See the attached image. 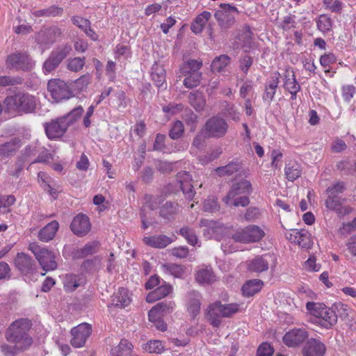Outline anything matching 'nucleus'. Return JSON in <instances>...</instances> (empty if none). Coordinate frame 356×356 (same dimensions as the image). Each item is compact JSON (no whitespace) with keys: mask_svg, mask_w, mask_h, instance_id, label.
Returning a JSON list of instances; mask_svg holds the SVG:
<instances>
[{"mask_svg":"<svg viewBox=\"0 0 356 356\" xmlns=\"http://www.w3.org/2000/svg\"><path fill=\"white\" fill-rule=\"evenodd\" d=\"M15 264L16 268L25 275L33 274L36 270V264L34 260L24 252L17 254Z\"/></svg>","mask_w":356,"mask_h":356,"instance_id":"nucleus-16","label":"nucleus"},{"mask_svg":"<svg viewBox=\"0 0 356 356\" xmlns=\"http://www.w3.org/2000/svg\"><path fill=\"white\" fill-rule=\"evenodd\" d=\"M184 131V127L183 123L181 121L177 120L171 127L169 136L172 139H177L182 136Z\"/></svg>","mask_w":356,"mask_h":356,"instance_id":"nucleus-51","label":"nucleus"},{"mask_svg":"<svg viewBox=\"0 0 356 356\" xmlns=\"http://www.w3.org/2000/svg\"><path fill=\"white\" fill-rule=\"evenodd\" d=\"M220 8V10L215 13V18L222 29H229L235 23L238 9L229 3H221Z\"/></svg>","mask_w":356,"mask_h":356,"instance_id":"nucleus-8","label":"nucleus"},{"mask_svg":"<svg viewBox=\"0 0 356 356\" xmlns=\"http://www.w3.org/2000/svg\"><path fill=\"white\" fill-rule=\"evenodd\" d=\"M22 79L19 77H12L8 76H0V86L6 87L21 84Z\"/></svg>","mask_w":356,"mask_h":356,"instance_id":"nucleus-55","label":"nucleus"},{"mask_svg":"<svg viewBox=\"0 0 356 356\" xmlns=\"http://www.w3.org/2000/svg\"><path fill=\"white\" fill-rule=\"evenodd\" d=\"M252 191L250 181L242 179L232 184L222 201L228 206L246 207L250 203L248 195Z\"/></svg>","mask_w":356,"mask_h":356,"instance_id":"nucleus-2","label":"nucleus"},{"mask_svg":"<svg viewBox=\"0 0 356 356\" xmlns=\"http://www.w3.org/2000/svg\"><path fill=\"white\" fill-rule=\"evenodd\" d=\"M230 63V58L227 55H220L216 57L211 65V70L216 72H225Z\"/></svg>","mask_w":356,"mask_h":356,"instance_id":"nucleus-39","label":"nucleus"},{"mask_svg":"<svg viewBox=\"0 0 356 356\" xmlns=\"http://www.w3.org/2000/svg\"><path fill=\"white\" fill-rule=\"evenodd\" d=\"M284 87L288 91L300 90V85L296 79L294 72L291 69H286L284 76Z\"/></svg>","mask_w":356,"mask_h":356,"instance_id":"nucleus-36","label":"nucleus"},{"mask_svg":"<svg viewBox=\"0 0 356 356\" xmlns=\"http://www.w3.org/2000/svg\"><path fill=\"white\" fill-rule=\"evenodd\" d=\"M47 90L55 102L68 99L72 97L69 86L59 79H51L47 84Z\"/></svg>","mask_w":356,"mask_h":356,"instance_id":"nucleus-7","label":"nucleus"},{"mask_svg":"<svg viewBox=\"0 0 356 356\" xmlns=\"http://www.w3.org/2000/svg\"><path fill=\"white\" fill-rule=\"evenodd\" d=\"M85 65V58L75 57L67 60V67L72 72H79Z\"/></svg>","mask_w":356,"mask_h":356,"instance_id":"nucleus-49","label":"nucleus"},{"mask_svg":"<svg viewBox=\"0 0 356 356\" xmlns=\"http://www.w3.org/2000/svg\"><path fill=\"white\" fill-rule=\"evenodd\" d=\"M6 65L8 68L29 70L32 67V63L27 54H12L7 57Z\"/></svg>","mask_w":356,"mask_h":356,"instance_id":"nucleus-13","label":"nucleus"},{"mask_svg":"<svg viewBox=\"0 0 356 356\" xmlns=\"http://www.w3.org/2000/svg\"><path fill=\"white\" fill-rule=\"evenodd\" d=\"M175 302L172 301H163L156 305V307L159 309V312L161 313L163 316L166 314L171 312L175 307Z\"/></svg>","mask_w":356,"mask_h":356,"instance_id":"nucleus-57","label":"nucleus"},{"mask_svg":"<svg viewBox=\"0 0 356 356\" xmlns=\"http://www.w3.org/2000/svg\"><path fill=\"white\" fill-rule=\"evenodd\" d=\"M317 26L319 31L323 33L329 31L332 27L331 19L327 15H321L317 21Z\"/></svg>","mask_w":356,"mask_h":356,"instance_id":"nucleus-50","label":"nucleus"},{"mask_svg":"<svg viewBox=\"0 0 356 356\" xmlns=\"http://www.w3.org/2000/svg\"><path fill=\"white\" fill-rule=\"evenodd\" d=\"M92 327L90 324L83 323L71 330V345L74 348L83 347L88 338L91 334Z\"/></svg>","mask_w":356,"mask_h":356,"instance_id":"nucleus-11","label":"nucleus"},{"mask_svg":"<svg viewBox=\"0 0 356 356\" xmlns=\"http://www.w3.org/2000/svg\"><path fill=\"white\" fill-rule=\"evenodd\" d=\"M177 179L180 184L181 191L188 199H192L195 195L193 186L191 184V176L186 171L179 172L177 175Z\"/></svg>","mask_w":356,"mask_h":356,"instance_id":"nucleus-24","label":"nucleus"},{"mask_svg":"<svg viewBox=\"0 0 356 356\" xmlns=\"http://www.w3.org/2000/svg\"><path fill=\"white\" fill-rule=\"evenodd\" d=\"M279 83L280 73L276 72L273 73L270 80L266 85L265 92L263 96L264 100H268L270 102L273 99Z\"/></svg>","mask_w":356,"mask_h":356,"instance_id":"nucleus-28","label":"nucleus"},{"mask_svg":"<svg viewBox=\"0 0 356 356\" xmlns=\"http://www.w3.org/2000/svg\"><path fill=\"white\" fill-rule=\"evenodd\" d=\"M29 250L34 254L41 268L46 272L57 268L56 254L54 252L38 245L37 243L29 244Z\"/></svg>","mask_w":356,"mask_h":356,"instance_id":"nucleus-4","label":"nucleus"},{"mask_svg":"<svg viewBox=\"0 0 356 356\" xmlns=\"http://www.w3.org/2000/svg\"><path fill=\"white\" fill-rule=\"evenodd\" d=\"M19 147L20 140L15 138L0 145V158L1 159L9 158L13 156Z\"/></svg>","mask_w":356,"mask_h":356,"instance_id":"nucleus-27","label":"nucleus"},{"mask_svg":"<svg viewBox=\"0 0 356 356\" xmlns=\"http://www.w3.org/2000/svg\"><path fill=\"white\" fill-rule=\"evenodd\" d=\"M202 66V62L197 60H190L182 65L181 71L185 76L183 84L186 88L191 89L200 84L202 77L200 70Z\"/></svg>","mask_w":356,"mask_h":356,"instance_id":"nucleus-5","label":"nucleus"},{"mask_svg":"<svg viewBox=\"0 0 356 356\" xmlns=\"http://www.w3.org/2000/svg\"><path fill=\"white\" fill-rule=\"evenodd\" d=\"M217 200L214 197H209L205 200L203 204V208L205 211L213 212L218 209Z\"/></svg>","mask_w":356,"mask_h":356,"instance_id":"nucleus-64","label":"nucleus"},{"mask_svg":"<svg viewBox=\"0 0 356 356\" xmlns=\"http://www.w3.org/2000/svg\"><path fill=\"white\" fill-rule=\"evenodd\" d=\"M318 323L325 328H330L337 323V315L333 309L325 307L322 312L321 316L318 318Z\"/></svg>","mask_w":356,"mask_h":356,"instance_id":"nucleus-31","label":"nucleus"},{"mask_svg":"<svg viewBox=\"0 0 356 356\" xmlns=\"http://www.w3.org/2000/svg\"><path fill=\"white\" fill-rule=\"evenodd\" d=\"M191 105L197 111H202L205 106L206 101L201 92H191L188 97Z\"/></svg>","mask_w":356,"mask_h":356,"instance_id":"nucleus-40","label":"nucleus"},{"mask_svg":"<svg viewBox=\"0 0 356 356\" xmlns=\"http://www.w3.org/2000/svg\"><path fill=\"white\" fill-rule=\"evenodd\" d=\"M83 109L79 106L74 108L65 116L62 117L63 120L67 122V127L74 123L83 114Z\"/></svg>","mask_w":356,"mask_h":356,"instance_id":"nucleus-44","label":"nucleus"},{"mask_svg":"<svg viewBox=\"0 0 356 356\" xmlns=\"http://www.w3.org/2000/svg\"><path fill=\"white\" fill-rule=\"evenodd\" d=\"M228 130V124L222 118L214 116L209 119L205 125V134L210 138L223 137Z\"/></svg>","mask_w":356,"mask_h":356,"instance_id":"nucleus-9","label":"nucleus"},{"mask_svg":"<svg viewBox=\"0 0 356 356\" xmlns=\"http://www.w3.org/2000/svg\"><path fill=\"white\" fill-rule=\"evenodd\" d=\"M70 228L76 236H83L90 230L91 225L88 216L83 214H79L74 218L70 225Z\"/></svg>","mask_w":356,"mask_h":356,"instance_id":"nucleus-18","label":"nucleus"},{"mask_svg":"<svg viewBox=\"0 0 356 356\" xmlns=\"http://www.w3.org/2000/svg\"><path fill=\"white\" fill-rule=\"evenodd\" d=\"M179 234L186 238L190 245L193 246L197 245L198 239L193 229L188 227H184L180 229Z\"/></svg>","mask_w":356,"mask_h":356,"instance_id":"nucleus-42","label":"nucleus"},{"mask_svg":"<svg viewBox=\"0 0 356 356\" xmlns=\"http://www.w3.org/2000/svg\"><path fill=\"white\" fill-rule=\"evenodd\" d=\"M326 350L325 344L319 339H309L303 348L304 356H323Z\"/></svg>","mask_w":356,"mask_h":356,"instance_id":"nucleus-19","label":"nucleus"},{"mask_svg":"<svg viewBox=\"0 0 356 356\" xmlns=\"http://www.w3.org/2000/svg\"><path fill=\"white\" fill-rule=\"evenodd\" d=\"M295 243L298 244L302 248L307 247L309 244V237L308 232L303 229L299 230Z\"/></svg>","mask_w":356,"mask_h":356,"instance_id":"nucleus-56","label":"nucleus"},{"mask_svg":"<svg viewBox=\"0 0 356 356\" xmlns=\"http://www.w3.org/2000/svg\"><path fill=\"white\" fill-rule=\"evenodd\" d=\"M62 34V31L58 27H51L41 31L37 38V42L42 45H48L54 43L56 38Z\"/></svg>","mask_w":356,"mask_h":356,"instance_id":"nucleus-23","label":"nucleus"},{"mask_svg":"<svg viewBox=\"0 0 356 356\" xmlns=\"http://www.w3.org/2000/svg\"><path fill=\"white\" fill-rule=\"evenodd\" d=\"M328 197L325 200V204L327 209L335 211L338 207L341 206L344 202V199L339 195H334L327 194Z\"/></svg>","mask_w":356,"mask_h":356,"instance_id":"nucleus-43","label":"nucleus"},{"mask_svg":"<svg viewBox=\"0 0 356 356\" xmlns=\"http://www.w3.org/2000/svg\"><path fill=\"white\" fill-rule=\"evenodd\" d=\"M59 228V223L56 220H53L48 223L44 227L41 229L38 234L40 241L42 242H49L52 240L58 229Z\"/></svg>","mask_w":356,"mask_h":356,"instance_id":"nucleus-25","label":"nucleus"},{"mask_svg":"<svg viewBox=\"0 0 356 356\" xmlns=\"http://www.w3.org/2000/svg\"><path fill=\"white\" fill-rule=\"evenodd\" d=\"M323 4L327 9L336 13L339 12L342 7L339 0H323Z\"/></svg>","mask_w":356,"mask_h":356,"instance_id":"nucleus-61","label":"nucleus"},{"mask_svg":"<svg viewBox=\"0 0 356 356\" xmlns=\"http://www.w3.org/2000/svg\"><path fill=\"white\" fill-rule=\"evenodd\" d=\"M308 336L305 328H294L284 334L283 341L288 347H298L308 338Z\"/></svg>","mask_w":356,"mask_h":356,"instance_id":"nucleus-14","label":"nucleus"},{"mask_svg":"<svg viewBox=\"0 0 356 356\" xmlns=\"http://www.w3.org/2000/svg\"><path fill=\"white\" fill-rule=\"evenodd\" d=\"M68 127L67 122L59 118L45 125V132L49 139H56L64 135Z\"/></svg>","mask_w":356,"mask_h":356,"instance_id":"nucleus-17","label":"nucleus"},{"mask_svg":"<svg viewBox=\"0 0 356 356\" xmlns=\"http://www.w3.org/2000/svg\"><path fill=\"white\" fill-rule=\"evenodd\" d=\"M195 280L201 284H211L217 281V277L211 266L202 265L197 267Z\"/></svg>","mask_w":356,"mask_h":356,"instance_id":"nucleus-21","label":"nucleus"},{"mask_svg":"<svg viewBox=\"0 0 356 356\" xmlns=\"http://www.w3.org/2000/svg\"><path fill=\"white\" fill-rule=\"evenodd\" d=\"M211 16V13L209 11H204L198 15L191 24V31L196 34L200 33L203 31Z\"/></svg>","mask_w":356,"mask_h":356,"instance_id":"nucleus-33","label":"nucleus"},{"mask_svg":"<svg viewBox=\"0 0 356 356\" xmlns=\"http://www.w3.org/2000/svg\"><path fill=\"white\" fill-rule=\"evenodd\" d=\"M133 346L126 339H122L118 346L111 350L112 356H131Z\"/></svg>","mask_w":356,"mask_h":356,"instance_id":"nucleus-37","label":"nucleus"},{"mask_svg":"<svg viewBox=\"0 0 356 356\" xmlns=\"http://www.w3.org/2000/svg\"><path fill=\"white\" fill-rule=\"evenodd\" d=\"M70 51L71 47L67 44L59 46L54 49L49 58L44 63V72L47 74L55 70Z\"/></svg>","mask_w":356,"mask_h":356,"instance_id":"nucleus-10","label":"nucleus"},{"mask_svg":"<svg viewBox=\"0 0 356 356\" xmlns=\"http://www.w3.org/2000/svg\"><path fill=\"white\" fill-rule=\"evenodd\" d=\"M263 282L258 279L247 281L242 286L243 295L245 297L253 296L262 288Z\"/></svg>","mask_w":356,"mask_h":356,"instance_id":"nucleus-32","label":"nucleus"},{"mask_svg":"<svg viewBox=\"0 0 356 356\" xmlns=\"http://www.w3.org/2000/svg\"><path fill=\"white\" fill-rule=\"evenodd\" d=\"M151 76L157 87L162 86L165 82V70L163 65L158 63L153 65Z\"/></svg>","mask_w":356,"mask_h":356,"instance_id":"nucleus-34","label":"nucleus"},{"mask_svg":"<svg viewBox=\"0 0 356 356\" xmlns=\"http://www.w3.org/2000/svg\"><path fill=\"white\" fill-rule=\"evenodd\" d=\"M272 162L271 165L274 168H280V161L283 157V154L279 149H273L270 154Z\"/></svg>","mask_w":356,"mask_h":356,"instance_id":"nucleus-60","label":"nucleus"},{"mask_svg":"<svg viewBox=\"0 0 356 356\" xmlns=\"http://www.w3.org/2000/svg\"><path fill=\"white\" fill-rule=\"evenodd\" d=\"M79 286L77 277L74 275H68L64 280V287L68 291L75 290Z\"/></svg>","mask_w":356,"mask_h":356,"instance_id":"nucleus-52","label":"nucleus"},{"mask_svg":"<svg viewBox=\"0 0 356 356\" xmlns=\"http://www.w3.org/2000/svg\"><path fill=\"white\" fill-rule=\"evenodd\" d=\"M115 54L116 58H120L121 57L127 58L130 56L131 52L128 46L118 44L115 47Z\"/></svg>","mask_w":356,"mask_h":356,"instance_id":"nucleus-59","label":"nucleus"},{"mask_svg":"<svg viewBox=\"0 0 356 356\" xmlns=\"http://www.w3.org/2000/svg\"><path fill=\"white\" fill-rule=\"evenodd\" d=\"M131 302V298L127 289L120 288L113 295L112 304L118 307L124 308Z\"/></svg>","mask_w":356,"mask_h":356,"instance_id":"nucleus-29","label":"nucleus"},{"mask_svg":"<svg viewBox=\"0 0 356 356\" xmlns=\"http://www.w3.org/2000/svg\"><path fill=\"white\" fill-rule=\"evenodd\" d=\"M177 211V204L167 202L161 209V216L166 219H169Z\"/></svg>","mask_w":356,"mask_h":356,"instance_id":"nucleus-46","label":"nucleus"},{"mask_svg":"<svg viewBox=\"0 0 356 356\" xmlns=\"http://www.w3.org/2000/svg\"><path fill=\"white\" fill-rule=\"evenodd\" d=\"M99 243L97 241H91L86 243L82 248L76 250L74 252V257L76 258H83L91 255L97 251Z\"/></svg>","mask_w":356,"mask_h":356,"instance_id":"nucleus-38","label":"nucleus"},{"mask_svg":"<svg viewBox=\"0 0 356 356\" xmlns=\"http://www.w3.org/2000/svg\"><path fill=\"white\" fill-rule=\"evenodd\" d=\"M200 227H204L203 235L208 239L214 238L219 241L222 238L225 228L222 223L213 220L202 219L200 222Z\"/></svg>","mask_w":356,"mask_h":356,"instance_id":"nucleus-12","label":"nucleus"},{"mask_svg":"<svg viewBox=\"0 0 356 356\" xmlns=\"http://www.w3.org/2000/svg\"><path fill=\"white\" fill-rule=\"evenodd\" d=\"M273 353V348L268 343H263L257 349V356H271Z\"/></svg>","mask_w":356,"mask_h":356,"instance_id":"nucleus-62","label":"nucleus"},{"mask_svg":"<svg viewBox=\"0 0 356 356\" xmlns=\"http://www.w3.org/2000/svg\"><path fill=\"white\" fill-rule=\"evenodd\" d=\"M325 305L321 302H307L306 304V309L309 313L316 318L321 316L323 310Z\"/></svg>","mask_w":356,"mask_h":356,"instance_id":"nucleus-45","label":"nucleus"},{"mask_svg":"<svg viewBox=\"0 0 356 356\" xmlns=\"http://www.w3.org/2000/svg\"><path fill=\"white\" fill-rule=\"evenodd\" d=\"M90 79V75L84 74L75 81V87L79 90H83L88 86Z\"/></svg>","mask_w":356,"mask_h":356,"instance_id":"nucleus-63","label":"nucleus"},{"mask_svg":"<svg viewBox=\"0 0 356 356\" xmlns=\"http://www.w3.org/2000/svg\"><path fill=\"white\" fill-rule=\"evenodd\" d=\"M144 243L154 248H164L172 242V239L165 235H156L145 236L143 238Z\"/></svg>","mask_w":356,"mask_h":356,"instance_id":"nucleus-26","label":"nucleus"},{"mask_svg":"<svg viewBox=\"0 0 356 356\" xmlns=\"http://www.w3.org/2000/svg\"><path fill=\"white\" fill-rule=\"evenodd\" d=\"M222 303L216 300L208 305L206 311V318L214 327H218L221 324V318H224Z\"/></svg>","mask_w":356,"mask_h":356,"instance_id":"nucleus-15","label":"nucleus"},{"mask_svg":"<svg viewBox=\"0 0 356 356\" xmlns=\"http://www.w3.org/2000/svg\"><path fill=\"white\" fill-rule=\"evenodd\" d=\"M201 294L197 291L188 292L186 298V305L188 312L192 318H195L200 311Z\"/></svg>","mask_w":356,"mask_h":356,"instance_id":"nucleus-20","label":"nucleus"},{"mask_svg":"<svg viewBox=\"0 0 356 356\" xmlns=\"http://www.w3.org/2000/svg\"><path fill=\"white\" fill-rule=\"evenodd\" d=\"M301 172L302 170L300 164L295 161L289 162L284 168L286 178L290 181H293L300 177Z\"/></svg>","mask_w":356,"mask_h":356,"instance_id":"nucleus-35","label":"nucleus"},{"mask_svg":"<svg viewBox=\"0 0 356 356\" xmlns=\"http://www.w3.org/2000/svg\"><path fill=\"white\" fill-rule=\"evenodd\" d=\"M31 325V322L27 318L15 321L5 332L6 340L19 346L22 350H26L33 343L32 338L28 334Z\"/></svg>","mask_w":356,"mask_h":356,"instance_id":"nucleus-1","label":"nucleus"},{"mask_svg":"<svg viewBox=\"0 0 356 356\" xmlns=\"http://www.w3.org/2000/svg\"><path fill=\"white\" fill-rule=\"evenodd\" d=\"M265 236L263 229L257 225H248L238 229L232 236V239L236 242L248 243L259 241Z\"/></svg>","mask_w":356,"mask_h":356,"instance_id":"nucleus-6","label":"nucleus"},{"mask_svg":"<svg viewBox=\"0 0 356 356\" xmlns=\"http://www.w3.org/2000/svg\"><path fill=\"white\" fill-rule=\"evenodd\" d=\"M163 272L165 274L171 275L175 277H183L185 270L182 266L175 264H167L162 266Z\"/></svg>","mask_w":356,"mask_h":356,"instance_id":"nucleus-41","label":"nucleus"},{"mask_svg":"<svg viewBox=\"0 0 356 356\" xmlns=\"http://www.w3.org/2000/svg\"><path fill=\"white\" fill-rule=\"evenodd\" d=\"M4 104L8 111L30 113L35 111L37 99L28 93L18 92L7 97L4 100Z\"/></svg>","mask_w":356,"mask_h":356,"instance_id":"nucleus-3","label":"nucleus"},{"mask_svg":"<svg viewBox=\"0 0 356 356\" xmlns=\"http://www.w3.org/2000/svg\"><path fill=\"white\" fill-rule=\"evenodd\" d=\"M271 259V256L268 254L257 256L254 259L248 261V269L251 272L255 273L266 271L269 268V261Z\"/></svg>","mask_w":356,"mask_h":356,"instance_id":"nucleus-22","label":"nucleus"},{"mask_svg":"<svg viewBox=\"0 0 356 356\" xmlns=\"http://www.w3.org/2000/svg\"><path fill=\"white\" fill-rule=\"evenodd\" d=\"M224 318H230L240 312V305L237 303L222 304Z\"/></svg>","mask_w":356,"mask_h":356,"instance_id":"nucleus-54","label":"nucleus"},{"mask_svg":"<svg viewBox=\"0 0 356 356\" xmlns=\"http://www.w3.org/2000/svg\"><path fill=\"white\" fill-rule=\"evenodd\" d=\"M38 152H40L41 154H39L37 159L33 160L31 163H44L47 161V160L49 158V154L47 152V150L43 147H38L37 145H30L26 147L24 150V154L26 155V156L35 155Z\"/></svg>","mask_w":356,"mask_h":356,"instance_id":"nucleus-30","label":"nucleus"},{"mask_svg":"<svg viewBox=\"0 0 356 356\" xmlns=\"http://www.w3.org/2000/svg\"><path fill=\"white\" fill-rule=\"evenodd\" d=\"M332 309L337 315V318H346L348 316L349 307L342 302H337L333 305Z\"/></svg>","mask_w":356,"mask_h":356,"instance_id":"nucleus-53","label":"nucleus"},{"mask_svg":"<svg viewBox=\"0 0 356 356\" xmlns=\"http://www.w3.org/2000/svg\"><path fill=\"white\" fill-rule=\"evenodd\" d=\"M296 16L295 15H287L285 16L283 19V21L281 24L282 28L284 31H289L291 29L295 28L296 22Z\"/></svg>","mask_w":356,"mask_h":356,"instance_id":"nucleus-58","label":"nucleus"},{"mask_svg":"<svg viewBox=\"0 0 356 356\" xmlns=\"http://www.w3.org/2000/svg\"><path fill=\"white\" fill-rule=\"evenodd\" d=\"M144 349L151 353L161 354L164 350V346L159 340H152L145 345Z\"/></svg>","mask_w":356,"mask_h":356,"instance_id":"nucleus-48","label":"nucleus"},{"mask_svg":"<svg viewBox=\"0 0 356 356\" xmlns=\"http://www.w3.org/2000/svg\"><path fill=\"white\" fill-rule=\"evenodd\" d=\"M239 169V164L238 163L232 162L228 165L218 168L216 171L220 176L231 175L237 172Z\"/></svg>","mask_w":356,"mask_h":356,"instance_id":"nucleus-47","label":"nucleus"}]
</instances>
